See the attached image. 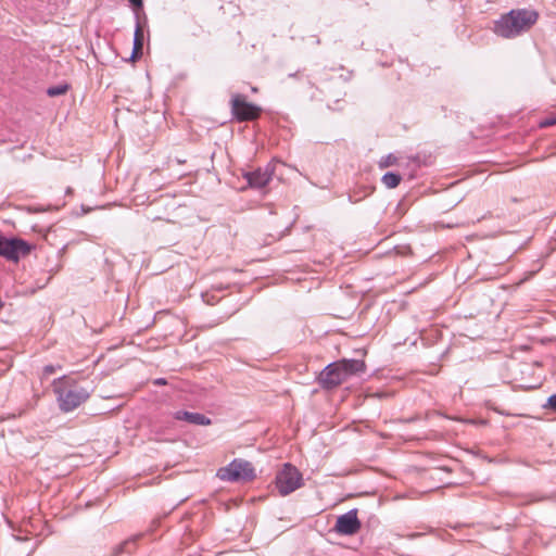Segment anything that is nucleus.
I'll return each mask as SVG.
<instances>
[{
  "label": "nucleus",
  "instance_id": "obj_14",
  "mask_svg": "<svg viewBox=\"0 0 556 556\" xmlns=\"http://www.w3.org/2000/svg\"><path fill=\"white\" fill-rule=\"evenodd\" d=\"M396 160L397 159L393 154H389L387 156H383L379 161V167L384 168V167L392 166V165H394L396 163Z\"/></svg>",
  "mask_w": 556,
  "mask_h": 556
},
{
  "label": "nucleus",
  "instance_id": "obj_16",
  "mask_svg": "<svg viewBox=\"0 0 556 556\" xmlns=\"http://www.w3.org/2000/svg\"><path fill=\"white\" fill-rule=\"evenodd\" d=\"M545 407H548L556 412V394H553L547 399V404L545 405Z\"/></svg>",
  "mask_w": 556,
  "mask_h": 556
},
{
  "label": "nucleus",
  "instance_id": "obj_20",
  "mask_svg": "<svg viewBox=\"0 0 556 556\" xmlns=\"http://www.w3.org/2000/svg\"><path fill=\"white\" fill-rule=\"evenodd\" d=\"M156 382H157V383H165V381H164V380H162V379L157 380Z\"/></svg>",
  "mask_w": 556,
  "mask_h": 556
},
{
  "label": "nucleus",
  "instance_id": "obj_10",
  "mask_svg": "<svg viewBox=\"0 0 556 556\" xmlns=\"http://www.w3.org/2000/svg\"><path fill=\"white\" fill-rule=\"evenodd\" d=\"M177 420H185L192 425L208 426L212 424L211 419L203 414L192 413L187 410H178L174 414Z\"/></svg>",
  "mask_w": 556,
  "mask_h": 556
},
{
  "label": "nucleus",
  "instance_id": "obj_6",
  "mask_svg": "<svg viewBox=\"0 0 556 556\" xmlns=\"http://www.w3.org/2000/svg\"><path fill=\"white\" fill-rule=\"evenodd\" d=\"M262 109L247 101L242 94H236L231 99V113L239 122L256 119Z\"/></svg>",
  "mask_w": 556,
  "mask_h": 556
},
{
  "label": "nucleus",
  "instance_id": "obj_17",
  "mask_svg": "<svg viewBox=\"0 0 556 556\" xmlns=\"http://www.w3.org/2000/svg\"><path fill=\"white\" fill-rule=\"evenodd\" d=\"M56 367L53 365H47L43 367V376L48 377L55 372Z\"/></svg>",
  "mask_w": 556,
  "mask_h": 556
},
{
  "label": "nucleus",
  "instance_id": "obj_19",
  "mask_svg": "<svg viewBox=\"0 0 556 556\" xmlns=\"http://www.w3.org/2000/svg\"><path fill=\"white\" fill-rule=\"evenodd\" d=\"M126 545H128V543H127V542H124V544H123V545H121V546L118 547V551H117L116 555H117L118 553H121L122 548H123L124 546H126Z\"/></svg>",
  "mask_w": 556,
  "mask_h": 556
},
{
  "label": "nucleus",
  "instance_id": "obj_1",
  "mask_svg": "<svg viewBox=\"0 0 556 556\" xmlns=\"http://www.w3.org/2000/svg\"><path fill=\"white\" fill-rule=\"evenodd\" d=\"M539 20L535 10L516 9L502 15L494 25L496 35L503 38H515L528 31Z\"/></svg>",
  "mask_w": 556,
  "mask_h": 556
},
{
  "label": "nucleus",
  "instance_id": "obj_5",
  "mask_svg": "<svg viewBox=\"0 0 556 556\" xmlns=\"http://www.w3.org/2000/svg\"><path fill=\"white\" fill-rule=\"evenodd\" d=\"M303 484L301 472L292 465L285 464L276 476V486L283 496L294 492Z\"/></svg>",
  "mask_w": 556,
  "mask_h": 556
},
{
  "label": "nucleus",
  "instance_id": "obj_15",
  "mask_svg": "<svg viewBox=\"0 0 556 556\" xmlns=\"http://www.w3.org/2000/svg\"><path fill=\"white\" fill-rule=\"evenodd\" d=\"M556 125V114L549 117L544 118L540 122L541 127H549Z\"/></svg>",
  "mask_w": 556,
  "mask_h": 556
},
{
  "label": "nucleus",
  "instance_id": "obj_9",
  "mask_svg": "<svg viewBox=\"0 0 556 556\" xmlns=\"http://www.w3.org/2000/svg\"><path fill=\"white\" fill-rule=\"evenodd\" d=\"M274 170V165L269 163L264 168L260 167L253 172L245 173L243 177L251 188L262 189L271 180Z\"/></svg>",
  "mask_w": 556,
  "mask_h": 556
},
{
  "label": "nucleus",
  "instance_id": "obj_12",
  "mask_svg": "<svg viewBox=\"0 0 556 556\" xmlns=\"http://www.w3.org/2000/svg\"><path fill=\"white\" fill-rule=\"evenodd\" d=\"M401 180L402 177L399 174L392 172L386 173L381 178L382 184L389 189L396 188Z\"/></svg>",
  "mask_w": 556,
  "mask_h": 556
},
{
  "label": "nucleus",
  "instance_id": "obj_11",
  "mask_svg": "<svg viewBox=\"0 0 556 556\" xmlns=\"http://www.w3.org/2000/svg\"><path fill=\"white\" fill-rule=\"evenodd\" d=\"M143 48V30L139 23H137L135 35H134V48L130 59L137 60L142 54Z\"/></svg>",
  "mask_w": 556,
  "mask_h": 556
},
{
  "label": "nucleus",
  "instance_id": "obj_8",
  "mask_svg": "<svg viewBox=\"0 0 556 556\" xmlns=\"http://www.w3.org/2000/svg\"><path fill=\"white\" fill-rule=\"evenodd\" d=\"M361 529V521L357 518V510L352 509L338 517L334 530L339 534L353 535Z\"/></svg>",
  "mask_w": 556,
  "mask_h": 556
},
{
  "label": "nucleus",
  "instance_id": "obj_7",
  "mask_svg": "<svg viewBox=\"0 0 556 556\" xmlns=\"http://www.w3.org/2000/svg\"><path fill=\"white\" fill-rule=\"evenodd\" d=\"M29 251L30 248L24 240L8 239L0 235V256L16 262L21 255H26Z\"/></svg>",
  "mask_w": 556,
  "mask_h": 556
},
{
  "label": "nucleus",
  "instance_id": "obj_2",
  "mask_svg": "<svg viewBox=\"0 0 556 556\" xmlns=\"http://www.w3.org/2000/svg\"><path fill=\"white\" fill-rule=\"evenodd\" d=\"M52 388L56 395L59 407L64 413L74 410L89 397V392L68 376L54 379Z\"/></svg>",
  "mask_w": 556,
  "mask_h": 556
},
{
  "label": "nucleus",
  "instance_id": "obj_3",
  "mask_svg": "<svg viewBox=\"0 0 556 556\" xmlns=\"http://www.w3.org/2000/svg\"><path fill=\"white\" fill-rule=\"evenodd\" d=\"M366 365L359 359H341L329 364L319 374V383L325 389H333L349 377L364 372Z\"/></svg>",
  "mask_w": 556,
  "mask_h": 556
},
{
  "label": "nucleus",
  "instance_id": "obj_18",
  "mask_svg": "<svg viewBox=\"0 0 556 556\" xmlns=\"http://www.w3.org/2000/svg\"><path fill=\"white\" fill-rule=\"evenodd\" d=\"M132 5L137 7V8H141L142 7V0H128Z\"/></svg>",
  "mask_w": 556,
  "mask_h": 556
},
{
  "label": "nucleus",
  "instance_id": "obj_13",
  "mask_svg": "<svg viewBox=\"0 0 556 556\" xmlns=\"http://www.w3.org/2000/svg\"><path fill=\"white\" fill-rule=\"evenodd\" d=\"M67 89H68V87L66 85H60V86L49 88L47 93L50 97L61 96V94H64L67 91Z\"/></svg>",
  "mask_w": 556,
  "mask_h": 556
},
{
  "label": "nucleus",
  "instance_id": "obj_4",
  "mask_svg": "<svg viewBox=\"0 0 556 556\" xmlns=\"http://www.w3.org/2000/svg\"><path fill=\"white\" fill-rule=\"evenodd\" d=\"M217 477L224 481H250L255 477L254 468L248 460L237 458L217 471Z\"/></svg>",
  "mask_w": 556,
  "mask_h": 556
}]
</instances>
